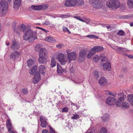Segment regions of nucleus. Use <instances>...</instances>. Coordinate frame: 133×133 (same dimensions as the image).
Instances as JSON below:
<instances>
[{
	"label": "nucleus",
	"instance_id": "7ed1b4c3",
	"mask_svg": "<svg viewBox=\"0 0 133 133\" xmlns=\"http://www.w3.org/2000/svg\"><path fill=\"white\" fill-rule=\"evenodd\" d=\"M8 4L7 2L3 0L0 3V13L3 15L6 14L8 9Z\"/></svg>",
	"mask_w": 133,
	"mask_h": 133
},
{
	"label": "nucleus",
	"instance_id": "3c124183",
	"mask_svg": "<svg viewBox=\"0 0 133 133\" xmlns=\"http://www.w3.org/2000/svg\"><path fill=\"white\" fill-rule=\"evenodd\" d=\"M75 80L77 81V83H82L83 81V80L82 79H77V78H76L75 79Z\"/></svg>",
	"mask_w": 133,
	"mask_h": 133
},
{
	"label": "nucleus",
	"instance_id": "cd10ccee",
	"mask_svg": "<svg viewBox=\"0 0 133 133\" xmlns=\"http://www.w3.org/2000/svg\"><path fill=\"white\" fill-rule=\"evenodd\" d=\"M76 5L77 4L78 6H82L84 4L83 0H76Z\"/></svg>",
	"mask_w": 133,
	"mask_h": 133
},
{
	"label": "nucleus",
	"instance_id": "de8ad7c7",
	"mask_svg": "<svg viewBox=\"0 0 133 133\" xmlns=\"http://www.w3.org/2000/svg\"><path fill=\"white\" fill-rule=\"evenodd\" d=\"M68 110V108L66 107H64L63 108L62 111L63 112H67Z\"/></svg>",
	"mask_w": 133,
	"mask_h": 133
},
{
	"label": "nucleus",
	"instance_id": "39448f33",
	"mask_svg": "<svg viewBox=\"0 0 133 133\" xmlns=\"http://www.w3.org/2000/svg\"><path fill=\"white\" fill-rule=\"evenodd\" d=\"M89 3L95 8L99 9L102 6V4L99 0H89Z\"/></svg>",
	"mask_w": 133,
	"mask_h": 133
},
{
	"label": "nucleus",
	"instance_id": "2eb2a0df",
	"mask_svg": "<svg viewBox=\"0 0 133 133\" xmlns=\"http://www.w3.org/2000/svg\"><path fill=\"white\" fill-rule=\"evenodd\" d=\"M20 55L18 51H16L12 53L10 55V57L15 59L18 58Z\"/></svg>",
	"mask_w": 133,
	"mask_h": 133
},
{
	"label": "nucleus",
	"instance_id": "20e7f679",
	"mask_svg": "<svg viewBox=\"0 0 133 133\" xmlns=\"http://www.w3.org/2000/svg\"><path fill=\"white\" fill-rule=\"evenodd\" d=\"M118 96L119 97L116 102V107H121L122 108V102L126 98V96L123 92H121L118 94Z\"/></svg>",
	"mask_w": 133,
	"mask_h": 133
},
{
	"label": "nucleus",
	"instance_id": "49530a36",
	"mask_svg": "<svg viewBox=\"0 0 133 133\" xmlns=\"http://www.w3.org/2000/svg\"><path fill=\"white\" fill-rule=\"evenodd\" d=\"M41 9L42 10H44L46 9L48 7L47 5H41Z\"/></svg>",
	"mask_w": 133,
	"mask_h": 133
},
{
	"label": "nucleus",
	"instance_id": "79ce46f5",
	"mask_svg": "<svg viewBox=\"0 0 133 133\" xmlns=\"http://www.w3.org/2000/svg\"><path fill=\"white\" fill-rule=\"evenodd\" d=\"M94 77L96 79L99 77L98 73L97 71H95L94 72Z\"/></svg>",
	"mask_w": 133,
	"mask_h": 133
},
{
	"label": "nucleus",
	"instance_id": "c9c22d12",
	"mask_svg": "<svg viewBox=\"0 0 133 133\" xmlns=\"http://www.w3.org/2000/svg\"><path fill=\"white\" fill-rule=\"evenodd\" d=\"M79 116L78 115L75 114L73 115V116L71 117V119H79Z\"/></svg>",
	"mask_w": 133,
	"mask_h": 133
},
{
	"label": "nucleus",
	"instance_id": "13d9d810",
	"mask_svg": "<svg viewBox=\"0 0 133 133\" xmlns=\"http://www.w3.org/2000/svg\"><path fill=\"white\" fill-rule=\"evenodd\" d=\"M125 55L128 56L129 58L132 59L133 58V56L132 55H128L127 54H125Z\"/></svg>",
	"mask_w": 133,
	"mask_h": 133
},
{
	"label": "nucleus",
	"instance_id": "f704fd0d",
	"mask_svg": "<svg viewBox=\"0 0 133 133\" xmlns=\"http://www.w3.org/2000/svg\"><path fill=\"white\" fill-rule=\"evenodd\" d=\"M16 24L15 22H13L12 23V28H13V30L14 32L18 34H19V32L18 31L16 30L15 28L16 27Z\"/></svg>",
	"mask_w": 133,
	"mask_h": 133
},
{
	"label": "nucleus",
	"instance_id": "bf43d9fd",
	"mask_svg": "<svg viewBox=\"0 0 133 133\" xmlns=\"http://www.w3.org/2000/svg\"><path fill=\"white\" fill-rule=\"evenodd\" d=\"M58 15H50V16H51L52 17H53L54 18H55L57 17H59V16H58Z\"/></svg>",
	"mask_w": 133,
	"mask_h": 133
},
{
	"label": "nucleus",
	"instance_id": "f8f14e48",
	"mask_svg": "<svg viewBox=\"0 0 133 133\" xmlns=\"http://www.w3.org/2000/svg\"><path fill=\"white\" fill-rule=\"evenodd\" d=\"M107 82V79L105 77H101L99 79L98 83L101 86H104L105 85Z\"/></svg>",
	"mask_w": 133,
	"mask_h": 133
},
{
	"label": "nucleus",
	"instance_id": "7c9ffc66",
	"mask_svg": "<svg viewBox=\"0 0 133 133\" xmlns=\"http://www.w3.org/2000/svg\"><path fill=\"white\" fill-rule=\"evenodd\" d=\"M128 5L130 9L133 8V0H128Z\"/></svg>",
	"mask_w": 133,
	"mask_h": 133
},
{
	"label": "nucleus",
	"instance_id": "603ef678",
	"mask_svg": "<svg viewBox=\"0 0 133 133\" xmlns=\"http://www.w3.org/2000/svg\"><path fill=\"white\" fill-rule=\"evenodd\" d=\"M22 131L24 133H26V129L25 128L22 127H21Z\"/></svg>",
	"mask_w": 133,
	"mask_h": 133
},
{
	"label": "nucleus",
	"instance_id": "f257e3e1",
	"mask_svg": "<svg viewBox=\"0 0 133 133\" xmlns=\"http://www.w3.org/2000/svg\"><path fill=\"white\" fill-rule=\"evenodd\" d=\"M21 27L24 34L23 37L24 40L28 41L29 42L31 43L37 39V35L35 32L31 29H27V27L24 24H22Z\"/></svg>",
	"mask_w": 133,
	"mask_h": 133
},
{
	"label": "nucleus",
	"instance_id": "0eeeda50",
	"mask_svg": "<svg viewBox=\"0 0 133 133\" xmlns=\"http://www.w3.org/2000/svg\"><path fill=\"white\" fill-rule=\"evenodd\" d=\"M39 120L41 122V127L42 128L46 127L47 125V119L43 116H41L39 117Z\"/></svg>",
	"mask_w": 133,
	"mask_h": 133
},
{
	"label": "nucleus",
	"instance_id": "dca6fc26",
	"mask_svg": "<svg viewBox=\"0 0 133 133\" xmlns=\"http://www.w3.org/2000/svg\"><path fill=\"white\" fill-rule=\"evenodd\" d=\"M21 0H15L14 3V7L15 10L18 9L21 4Z\"/></svg>",
	"mask_w": 133,
	"mask_h": 133
},
{
	"label": "nucleus",
	"instance_id": "4468645a",
	"mask_svg": "<svg viewBox=\"0 0 133 133\" xmlns=\"http://www.w3.org/2000/svg\"><path fill=\"white\" fill-rule=\"evenodd\" d=\"M47 56H39L38 59V62L40 64H45L47 61Z\"/></svg>",
	"mask_w": 133,
	"mask_h": 133
},
{
	"label": "nucleus",
	"instance_id": "a878e982",
	"mask_svg": "<svg viewBox=\"0 0 133 133\" xmlns=\"http://www.w3.org/2000/svg\"><path fill=\"white\" fill-rule=\"evenodd\" d=\"M65 57H66L65 55L62 53H60L58 54L57 57V58L59 61L62 59L63 58H65Z\"/></svg>",
	"mask_w": 133,
	"mask_h": 133
},
{
	"label": "nucleus",
	"instance_id": "4c0bfd02",
	"mask_svg": "<svg viewBox=\"0 0 133 133\" xmlns=\"http://www.w3.org/2000/svg\"><path fill=\"white\" fill-rule=\"evenodd\" d=\"M51 65L52 67H53L55 66L56 65V62L54 61V58H52L51 61Z\"/></svg>",
	"mask_w": 133,
	"mask_h": 133
},
{
	"label": "nucleus",
	"instance_id": "a211bd4d",
	"mask_svg": "<svg viewBox=\"0 0 133 133\" xmlns=\"http://www.w3.org/2000/svg\"><path fill=\"white\" fill-rule=\"evenodd\" d=\"M94 49V48H93L89 51L87 55V57L89 59L91 58L92 56L96 52Z\"/></svg>",
	"mask_w": 133,
	"mask_h": 133
},
{
	"label": "nucleus",
	"instance_id": "bb28decb",
	"mask_svg": "<svg viewBox=\"0 0 133 133\" xmlns=\"http://www.w3.org/2000/svg\"><path fill=\"white\" fill-rule=\"evenodd\" d=\"M96 52H98L101 51L103 49V47L101 46H95L93 47Z\"/></svg>",
	"mask_w": 133,
	"mask_h": 133
},
{
	"label": "nucleus",
	"instance_id": "9d476101",
	"mask_svg": "<svg viewBox=\"0 0 133 133\" xmlns=\"http://www.w3.org/2000/svg\"><path fill=\"white\" fill-rule=\"evenodd\" d=\"M76 54L74 52H71L70 54L68 56V62L70 63L72 60H74L76 58Z\"/></svg>",
	"mask_w": 133,
	"mask_h": 133
},
{
	"label": "nucleus",
	"instance_id": "774afa93",
	"mask_svg": "<svg viewBox=\"0 0 133 133\" xmlns=\"http://www.w3.org/2000/svg\"><path fill=\"white\" fill-rule=\"evenodd\" d=\"M69 71L70 72L73 73L74 72V70L72 68H70L69 69Z\"/></svg>",
	"mask_w": 133,
	"mask_h": 133
},
{
	"label": "nucleus",
	"instance_id": "ea45409f",
	"mask_svg": "<svg viewBox=\"0 0 133 133\" xmlns=\"http://www.w3.org/2000/svg\"><path fill=\"white\" fill-rule=\"evenodd\" d=\"M22 93L24 95H26L28 93V90L26 89H22Z\"/></svg>",
	"mask_w": 133,
	"mask_h": 133
},
{
	"label": "nucleus",
	"instance_id": "f03ea898",
	"mask_svg": "<svg viewBox=\"0 0 133 133\" xmlns=\"http://www.w3.org/2000/svg\"><path fill=\"white\" fill-rule=\"evenodd\" d=\"M106 5L110 9H116L120 6V3L118 0H108L106 3Z\"/></svg>",
	"mask_w": 133,
	"mask_h": 133
},
{
	"label": "nucleus",
	"instance_id": "4d7b16f0",
	"mask_svg": "<svg viewBox=\"0 0 133 133\" xmlns=\"http://www.w3.org/2000/svg\"><path fill=\"white\" fill-rule=\"evenodd\" d=\"M108 94L114 97H116V94H114L113 93H112L111 92H109L108 93Z\"/></svg>",
	"mask_w": 133,
	"mask_h": 133
},
{
	"label": "nucleus",
	"instance_id": "5fc2aeb1",
	"mask_svg": "<svg viewBox=\"0 0 133 133\" xmlns=\"http://www.w3.org/2000/svg\"><path fill=\"white\" fill-rule=\"evenodd\" d=\"M63 45L62 44H58L56 45V47L58 48L59 49H60L62 47Z\"/></svg>",
	"mask_w": 133,
	"mask_h": 133
},
{
	"label": "nucleus",
	"instance_id": "e2e57ef3",
	"mask_svg": "<svg viewBox=\"0 0 133 133\" xmlns=\"http://www.w3.org/2000/svg\"><path fill=\"white\" fill-rule=\"evenodd\" d=\"M41 30L45 32L46 33H48L49 32V31H48L47 30L43 28H42Z\"/></svg>",
	"mask_w": 133,
	"mask_h": 133
},
{
	"label": "nucleus",
	"instance_id": "338daca9",
	"mask_svg": "<svg viewBox=\"0 0 133 133\" xmlns=\"http://www.w3.org/2000/svg\"><path fill=\"white\" fill-rule=\"evenodd\" d=\"M11 123L10 121H8L7 122H6V125H8L11 124Z\"/></svg>",
	"mask_w": 133,
	"mask_h": 133
},
{
	"label": "nucleus",
	"instance_id": "2f4dec72",
	"mask_svg": "<svg viewBox=\"0 0 133 133\" xmlns=\"http://www.w3.org/2000/svg\"><path fill=\"white\" fill-rule=\"evenodd\" d=\"M109 116L108 114H106L105 115H104L101 118L103 121L107 122L108 120Z\"/></svg>",
	"mask_w": 133,
	"mask_h": 133
},
{
	"label": "nucleus",
	"instance_id": "c756f323",
	"mask_svg": "<svg viewBox=\"0 0 133 133\" xmlns=\"http://www.w3.org/2000/svg\"><path fill=\"white\" fill-rule=\"evenodd\" d=\"M68 58L67 57L63 58L62 59L59 61L61 64L64 65L66 64L68 61Z\"/></svg>",
	"mask_w": 133,
	"mask_h": 133
},
{
	"label": "nucleus",
	"instance_id": "c03bdc74",
	"mask_svg": "<svg viewBox=\"0 0 133 133\" xmlns=\"http://www.w3.org/2000/svg\"><path fill=\"white\" fill-rule=\"evenodd\" d=\"M99 133H107V130L105 128H102L100 130Z\"/></svg>",
	"mask_w": 133,
	"mask_h": 133
},
{
	"label": "nucleus",
	"instance_id": "b1692460",
	"mask_svg": "<svg viewBox=\"0 0 133 133\" xmlns=\"http://www.w3.org/2000/svg\"><path fill=\"white\" fill-rule=\"evenodd\" d=\"M31 8L34 10H39L41 9V5H32L31 7Z\"/></svg>",
	"mask_w": 133,
	"mask_h": 133
},
{
	"label": "nucleus",
	"instance_id": "58836bf2",
	"mask_svg": "<svg viewBox=\"0 0 133 133\" xmlns=\"http://www.w3.org/2000/svg\"><path fill=\"white\" fill-rule=\"evenodd\" d=\"M49 129L48 132L49 133H56L55 130L51 126L49 125Z\"/></svg>",
	"mask_w": 133,
	"mask_h": 133
},
{
	"label": "nucleus",
	"instance_id": "423d86ee",
	"mask_svg": "<svg viewBox=\"0 0 133 133\" xmlns=\"http://www.w3.org/2000/svg\"><path fill=\"white\" fill-rule=\"evenodd\" d=\"M20 48V44L17 41L14 40L12 41L11 45V49L13 50H16Z\"/></svg>",
	"mask_w": 133,
	"mask_h": 133
},
{
	"label": "nucleus",
	"instance_id": "393cba45",
	"mask_svg": "<svg viewBox=\"0 0 133 133\" xmlns=\"http://www.w3.org/2000/svg\"><path fill=\"white\" fill-rule=\"evenodd\" d=\"M57 72L58 74H62L64 71V70L59 65L57 64Z\"/></svg>",
	"mask_w": 133,
	"mask_h": 133
},
{
	"label": "nucleus",
	"instance_id": "473e14b6",
	"mask_svg": "<svg viewBox=\"0 0 133 133\" xmlns=\"http://www.w3.org/2000/svg\"><path fill=\"white\" fill-rule=\"evenodd\" d=\"M27 64L28 66H31L34 64V61L32 59H29L27 61Z\"/></svg>",
	"mask_w": 133,
	"mask_h": 133
},
{
	"label": "nucleus",
	"instance_id": "4be33fe9",
	"mask_svg": "<svg viewBox=\"0 0 133 133\" xmlns=\"http://www.w3.org/2000/svg\"><path fill=\"white\" fill-rule=\"evenodd\" d=\"M116 51L120 54L122 53L125 51V49L118 46H116Z\"/></svg>",
	"mask_w": 133,
	"mask_h": 133
},
{
	"label": "nucleus",
	"instance_id": "69168bd1",
	"mask_svg": "<svg viewBox=\"0 0 133 133\" xmlns=\"http://www.w3.org/2000/svg\"><path fill=\"white\" fill-rule=\"evenodd\" d=\"M78 17H79L78 20H79L81 21L82 22H83V19L82 18V17H81L80 16H79Z\"/></svg>",
	"mask_w": 133,
	"mask_h": 133
},
{
	"label": "nucleus",
	"instance_id": "412c9836",
	"mask_svg": "<svg viewBox=\"0 0 133 133\" xmlns=\"http://www.w3.org/2000/svg\"><path fill=\"white\" fill-rule=\"evenodd\" d=\"M39 72L42 74H44V71H45V66L43 65H41L38 67Z\"/></svg>",
	"mask_w": 133,
	"mask_h": 133
},
{
	"label": "nucleus",
	"instance_id": "9b49d317",
	"mask_svg": "<svg viewBox=\"0 0 133 133\" xmlns=\"http://www.w3.org/2000/svg\"><path fill=\"white\" fill-rule=\"evenodd\" d=\"M106 101L108 104L112 105L115 103V99L114 97L109 96L107 98Z\"/></svg>",
	"mask_w": 133,
	"mask_h": 133
},
{
	"label": "nucleus",
	"instance_id": "6e6d98bb",
	"mask_svg": "<svg viewBox=\"0 0 133 133\" xmlns=\"http://www.w3.org/2000/svg\"><path fill=\"white\" fill-rule=\"evenodd\" d=\"M103 58L102 59H101L102 62L105 61L108 59V58L106 57H103Z\"/></svg>",
	"mask_w": 133,
	"mask_h": 133
},
{
	"label": "nucleus",
	"instance_id": "864d4df0",
	"mask_svg": "<svg viewBox=\"0 0 133 133\" xmlns=\"http://www.w3.org/2000/svg\"><path fill=\"white\" fill-rule=\"evenodd\" d=\"M67 15H63L61 14L59 15V17H61V18H65L67 17Z\"/></svg>",
	"mask_w": 133,
	"mask_h": 133
},
{
	"label": "nucleus",
	"instance_id": "680f3d73",
	"mask_svg": "<svg viewBox=\"0 0 133 133\" xmlns=\"http://www.w3.org/2000/svg\"><path fill=\"white\" fill-rule=\"evenodd\" d=\"M68 28L64 26L63 28V30L64 31H66L68 30Z\"/></svg>",
	"mask_w": 133,
	"mask_h": 133
},
{
	"label": "nucleus",
	"instance_id": "f3484780",
	"mask_svg": "<svg viewBox=\"0 0 133 133\" xmlns=\"http://www.w3.org/2000/svg\"><path fill=\"white\" fill-rule=\"evenodd\" d=\"M103 67L104 69L108 71L110 70L111 68L110 63L108 61L103 64Z\"/></svg>",
	"mask_w": 133,
	"mask_h": 133
},
{
	"label": "nucleus",
	"instance_id": "72a5a7b5",
	"mask_svg": "<svg viewBox=\"0 0 133 133\" xmlns=\"http://www.w3.org/2000/svg\"><path fill=\"white\" fill-rule=\"evenodd\" d=\"M128 101L130 103L133 102V94L132 95H128L127 96Z\"/></svg>",
	"mask_w": 133,
	"mask_h": 133
},
{
	"label": "nucleus",
	"instance_id": "1a4fd4ad",
	"mask_svg": "<svg viewBox=\"0 0 133 133\" xmlns=\"http://www.w3.org/2000/svg\"><path fill=\"white\" fill-rule=\"evenodd\" d=\"M41 79L40 75L39 72H36L34 76V78L32 80V82L34 83H37Z\"/></svg>",
	"mask_w": 133,
	"mask_h": 133
},
{
	"label": "nucleus",
	"instance_id": "aec40b11",
	"mask_svg": "<svg viewBox=\"0 0 133 133\" xmlns=\"http://www.w3.org/2000/svg\"><path fill=\"white\" fill-rule=\"evenodd\" d=\"M88 51L85 49L82 50L79 53V56L82 58H84L87 54Z\"/></svg>",
	"mask_w": 133,
	"mask_h": 133
},
{
	"label": "nucleus",
	"instance_id": "ddd939ff",
	"mask_svg": "<svg viewBox=\"0 0 133 133\" xmlns=\"http://www.w3.org/2000/svg\"><path fill=\"white\" fill-rule=\"evenodd\" d=\"M48 52L46 49L42 48L40 50L39 56H47Z\"/></svg>",
	"mask_w": 133,
	"mask_h": 133
},
{
	"label": "nucleus",
	"instance_id": "052dcab7",
	"mask_svg": "<svg viewBox=\"0 0 133 133\" xmlns=\"http://www.w3.org/2000/svg\"><path fill=\"white\" fill-rule=\"evenodd\" d=\"M42 133H49V132L48 130L45 129L43 130Z\"/></svg>",
	"mask_w": 133,
	"mask_h": 133
},
{
	"label": "nucleus",
	"instance_id": "6e6552de",
	"mask_svg": "<svg viewBox=\"0 0 133 133\" xmlns=\"http://www.w3.org/2000/svg\"><path fill=\"white\" fill-rule=\"evenodd\" d=\"M76 0H67L65 3V6L68 7H74L76 6Z\"/></svg>",
	"mask_w": 133,
	"mask_h": 133
},
{
	"label": "nucleus",
	"instance_id": "6ab92c4d",
	"mask_svg": "<svg viewBox=\"0 0 133 133\" xmlns=\"http://www.w3.org/2000/svg\"><path fill=\"white\" fill-rule=\"evenodd\" d=\"M37 69V66L36 65L34 66L29 71L30 74L32 75H34V74L36 72V70Z\"/></svg>",
	"mask_w": 133,
	"mask_h": 133
},
{
	"label": "nucleus",
	"instance_id": "37998d69",
	"mask_svg": "<svg viewBox=\"0 0 133 133\" xmlns=\"http://www.w3.org/2000/svg\"><path fill=\"white\" fill-rule=\"evenodd\" d=\"M93 59L95 62H97L99 61V58L98 55H95L93 58Z\"/></svg>",
	"mask_w": 133,
	"mask_h": 133
},
{
	"label": "nucleus",
	"instance_id": "a19ab883",
	"mask_svg": "<svg viewBox=\"0 0 133 133\" xmlns=\"http://www.w3.org/2000/svg\"><path fill=\"white\" fill-rule=\"evenodd\" d=\"M125 33L123 31L119 30L117 33V34L119 36H123L124 35Z\"/></svg>",
	"mask_w": 133,
	"mask_h": 133
},
{
	"label": "nucleus",
	"instance_id": "09e8293b",
	"mask_svg": "<svg viewBox=\"0 0 133 133\" xmlns=\"http://www.w3.org/2000/svg\"><path fill=\"white\" fill-rule=\"evenodd\" d=\"M90 21V20L89 19H85L84 20H83V22H85L87 24H88L89 23Z\"/></svg>",
	"mask_w": 133,
	"mask_h": 133
},
{
	"label": "nucleus",
	"instance_id": "5701e85b",
	"mask_svg": "<svg viewBox=\"0 0 133 133\" xmlns=\"http://www.w3.org/2000/svg\"><path fill=\"white\" fill-rule=\"evenodd\" d=\"M45 40L48 42L54 43L56 41V40L50 36H48L45 38Z\"/></svg>",
	"mask_w": 133,
	"mask_h": 133
},
{
	"label": "nucleus",
	"instance_id": "0e129e2a",
	"mask_svg": "<svg viewBox=\"0 0 133 133\" xmlns=\"http://www.w3.org/2000/svg\"><path fill=\"white\" fill-rule=\"evenodd\" d=\"M45 24L46 25H50L51 24L50 22L48 21H46L45 22Z\"/></svg>",
	"mask_w": 133,
	"mask_h": 133
},
{
	"label": "nucleus",
	"instance_id": "a18cd8bd",
	"mask_svg": "<svg viewBox=\"0 0 133 133\" xmlns=\"http://www.w3.org/2000/svg\"><path fill=\"white\" fill-rule=\"evenodd\" d=\"M86 37H88L90 38H95L98 39V37L95 35H90L86 36Z\"/></svg>",
	"mask_w": 133,
	"mask_h": 133
},
{
	"label": "nucleus",
	"instance_id": "e433bc0d",
	"mask_svg": "<svg viewBox=\"0 0 133 133\" xmlns=\"http://www.w3.org/2000/svg\"><path fill=\"white\" fill-rule=\"evenodd\" d=\"M41 48V44H37L35 48V51L36 52L38 51Z\"/></svg>",
	"mask_w": 133,
	"mask_h": 133
},
{
	"label": "nucleus",
	"instance_id": "8fccbe9b",
	"mask_svg": "<svg viewBox=\"0 0 133 133\" xmlns=\"http://www.w3.org/2000/svg\"><path fill=\"white\" fill-rule=\"evenodd\" d=\"M7 128L9 131H11V129L12 128L11 124L6 125Z\"/></svg>",
	"mask_w": 133,
	"mask_h": 133
},
{
	"label": "nucleus",
	"instance_id": "c85d7f7f",
	"mask_svg": "<svg viewBox=\"0 0 133 133\" xmlns=\"http://www.w3.org/2000/svg\"><path fill=\"white\" fill-rule=\"evenodd\" d=\"M129 104L128 102H125L122 105V109H125L129 108Z\"/></svg>",
	"mask_w": 133,
	"mask_h": 133
}]
</instances>
